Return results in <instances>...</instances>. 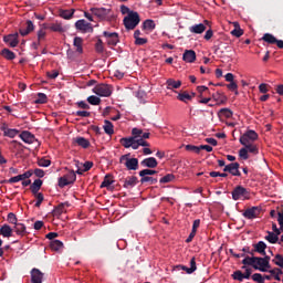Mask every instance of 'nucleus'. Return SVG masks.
Returning <instances> with one entry per match:
<instances>
[{
  "instance_id": "1",
  "label": "nucleus",
  "mask_w": 283,
  "mask_h": 283,
  "mask_svg": "<svg viewBox=\"0 0 283 283\" xmlns=\"http://www.w3.org/2000/svg\"><path fill=\"white\" fill-rule=\"evenodd\" d=\"M143 134V129H138V127H134L132 130V137H123L120 139V144L128 149L133 147V149H139L138 137Z\"/></svg>"
},
{
  "instance_id": "2",
  "label": "nucleus",
  "mask_w": 283,
  "mask_h": 283,
  "mask_svg": "<svg viewBox=\"0 0 283 283\" xmlns=\"http://www.w3.org/2000/svg\"><path fill=\"white\" fill-rule=\"evenodd\" d=\"M91 12L95 15L101 22H112L115 20L116 15L113 12L112 8H91Z\"/></svg>"
},
{
  "instance_id": "3",
  "label": "nucleus",
  "mask_w": 283,
  "mask_h": 283,
  "mask_svg": "<svg viewBox=\"0 0 283 283\" xmlns=\"http://www.w3.org/2000/svg\"><path fill=\"white\" fill-rule=\"evenodd\" d=\"M140 23V15L138 11H128V15L123 19V24L126 30H135V28Z\"/></svg>"
},
{
  "instance_id": "4",
  "label": "nucleus",
  "mask_w": 283,
  "mask_h": 283,
  "mask_svg": "<svg viewBox=\"0 0 283 283\" xmlns=\"http://www.w3.org/2000/svg\"><path fill=\"white\" fill-rule=\"evenodd\" d=\"M119 163H123L128 171H137L139 169V160L136 157H130V153L122 155Z\"/></svg>"
},
{
  "instance_id": "5",
  "label": "nucleus",
  "mask_w": 283,
  "mask_h": 283,
  "mask_svg": "<svg viewBox=\"0 0 283 283\" xmlns=\"http://www.w3.org/2000/svg\"><path fill=\"white\" fill-rule=\"evenodd\" d=\"M93 93H96L99 97H109L113 93V88L112 85H108L107 83H99L93 87Z\"/></svg>"
},
{
  "instance_id": "6",
  "label": "nucleus",
  "mask_w": 283,
  "mask_h": 283,
  "mask_svg": "<svg viewBox=\"0 0 283 283\" xmlns=\"http://www.w3.org/2000/svg\"><path fill=\"white\" fill-rule=\"evenodd\" d=\"M232 199L234 201H239L240 199H250V191L242 187V185H238L232 191Z\"/></svg>"
},
{
  "instance_id": "7",
  "label": "nucleus",
  "mask_w": 283,
  "mask_h": 283,
  "mask_svg": "<svg viewBox=\"0 0 283 283\" xmlns=\"http://www.w3.org/2000/svg\"><path fill=\"white\" fill-rule=\"evenodd\" d=\"M258 137H259L258 133L254 132L253 129H250L249 132L243 133V135H241L240 143L241 145H245V147H249L251 143L256 142Z\"/></svg>"
},
{
  "instance_id": "8",
  "label": "nucleus",
  "mask_w": 283,
  "mask_h": 283,
  "mask_svg": "<svg viewBox=\"0 0 283 283\" xmlns=\"http://www.w3.org/2000/svg\"><path fill=\"white\" fill-rule=\"evenodd\" d=\"M262 213V207H250L242 212L243 217L249 220L256 219Z\"/></svg>"
},
{
  "instance_id": "9",
  "label": "nucleus",
  "mask_w": 283,
  "mask_h": 283,
  "mask_svg": "<svg viewBox=\"0 0 283 283\" xmlns=\"http://www.w3.org/2000/svg\"><path fill=\"white\" fill-rule=\"evenodd\" d=\"M223 171H228V174H231L235 177H241L242 175V172L240 171V163L238 161H232L229 163V165H226Z\"/></svg>"
},
{
  "instance_id": "10",
  "label": "nucleus",
  "mask_w": 283,
  "mask_h": 283,
  "mask_svg": "<svg viewBox=\"0 0 283 283\" xmlns=\"http://www.w3.org/2000/svg\"><path fill=\"white\" fill-rule=\"evenodd\" d=\"M104 38H106V42L108 45H117L119 42V36L117 31H103Z\"/></svg>"
},
{
  "instance_id": "11",
  "label": "nucleus",
  "mask_w": 283,
  "mask_h": 283,
  "mask_svg": "<svg viewBox=\"0 0 283 283\" xmlns=\"http://www.w3.org/2000/svg\"><path fill=\"white\" fill-rule=\"evenodd\" d=\"M174 270L175 271H186V273H188V274L195 273V271H197V263H196L195 256H192V259L190 261V268L185 266L184 264H177Z\"/></svg>"
},
{
  "instance_id": "12",
  "label": "nucleus",
  "mask_w": 283,
  "mask_h": 283,
  "mask_svg": "<svg viewBox=\"0 0 283 283\" xmlns=\"http://www.w3.org/2000/svg\"><path fill=\"white\" fill-rule=\"evenodd\" d=\"M44 272H41L40 269L31 270V283H43Z\"/></svg>"
},
{
  "instance_id": "13",
  "label": "nucleus",
  "mask_w": 283,
  "mask_h": 283,
  "mask_svg": "<svg viewBox=\"0 0 283 283\" xmlns=\"http://www.w3.org/2000/svg\"><path fill=\"white\" fill-rule=\"evenodd\" d=\"M34 30H35V25L32 22V20H27L25 25H22L19 32L21 35L25 36V35H29V33L34 32Z\"/></svg>"
},
{
  "instance_id": "14",
  "label": "nucleus",
  "mask_w": 283,
  "mask_h": 283,
  "mask_svg": "<svg viewBox=\"0 0 283 283\" xmlns=\"http://www.w3.org/2000/svg\"><path fill=\"white\" fill-rule=\"evenodd\" d=\"M4 43H9L11 48H17L19 43V33H10L9 35H4Z\"/></svg>"
},
{
  "instance_id": "15",
  "label": "nucleus",
  "mask_w": 283,
  "mask_h": 283,
  "mask_svg": "<svg viewBox=\"0 0 283 283\" xmlns=\"http://www.w3.org/2000/svg\"><path fill=\"white\" fill-rule=\"evenodd\" d=\"M254 270L261 271V273H266L265 269V255L255 256Z\"/></svg>"
},
{
  "instance_id": "16",
  "label": "nucleus",
  "mask_w": 283,
  "mask_h": 283,
  "mask_svg": "<svg viewBox=\"0 0 283 283\" xmlns=\"http://www.w3.org/2000/svg\"><path fill=\"white\" fill-rule=\"evenodd\" d=\"M266 249H268V244L264 241H259L255 244H253L254 253L264 255V254H266Z\"/></svg>"
},
{
  "instance_id": "17",
  "label": "nucleus",
  "mask_w": 283,
  "mask_h": 283,
  "mask_svg": "<svg viewBox=\"0 0 283 283\" xmlns=\"http://www.w3.org/2000/svg\"><path fill=\"white\" fill-rule=\"evenodd\" d=\"M197 53L193 50H186L184 53V62L193 63L196 62Z\"/></svg>"
},
{
  "instance_id": "18",
  "label": "nucleus",
  "mask_w": 283,
  "mask_h": 283,
  "mask_svg": "<svg viewBox=\"0 0 283 283\" xmlns=\"http://www.w3.org/2000/svg\"><path fill=\"white\" fill-rule=\"evenodd\" d=\"M20 138L22 139V142L29 143V144L36 142L35 135H33V133H30V132L20 133Z\"/></svg>"
},
{
  "instance_id": "19",
  "label": "nucleus",
  "mask_w": 283,
  "mask_h": 283,
  "mask_svg": "<svg viewBox=\"0 0 283 283\" xmlns=\"http://www.w3.org/2000/svg\"><path fill=\"white\" fill-rule=\"evenodd\" d=\"M75 28L81 32H88L92 29L91 23L86 22V20H77Z\"/></svg>"
},
{
  "instance_id": "20",
  "label": "nucleus",
  "mask_w": 283,
  "mask_h": 283,
  "mask_svg": "<svg viewBox=\"0 0 283 283\" xmlns=\"http://www.w3.org/2000/svg\"><path fill=\"white\" fill-rule=\"evenodd\" d=\"M212 98L214 99V102H217L218 105H222L223 103L228 102L227 95H224L220 91H217V93H212Z\"/></svg>"
},
{
  "instance_id": "21",
  "label": "nucleus",
  "mask_w": 283,
  "mask_h": 283,
  "mask_svg": "<svg viewBox=\"0 0 283 283\" xmlns=\"http://www.w3.org/2000/svg\"><path fill=\"white\" fill-rule=\"evenodd\" d=\"M65 207H70V202H60L55 209H53V217H60L65 211Z\"/></svg>"
},
{
  "instance_id": "22",
  "label": "nucleus",
  "mask_w": 283,
  "mask_h": 283,
  "mask_svg": "<svg viewBox=\"0 0 283 283\" xmlns=\"http://www.w3.org/2000/svg\"><path fill=\"white\" fill-rule=\"evenodd\" d=\"M42 185H43L42 179H35V181L32 182L30 190H31V193H33L35 198H36L38 193L40 192Z\"/></svg>"
},
{
  "instance_id": "23",
  "label": "nucleus",
  "mask_w": 283,
  "mask_h": 283,
  "mask_svg": "<svg viewBox=\"0 0 283 283\" xmlns=\"http://www.w3.org/2000/svg\"><path fill=\"white\" fill-rule=\"evenodd\" d=\"M137 184H138V177L130 176V177H126V179H124V187L126 189H132Z\"/></svg>"
},
{
  "instance_id": "24",
  "label": "nucleus",
  "mask_w": 283,
  "mask_h": 283,
  "mask_svg": "<svg viewBox=\"0 0 283 283\" xmlns=\"http://www.w3.org/2000/svg\"><path fill=\"white\" fill-rule=\"evenodd\" d=\"M14 232L20 237H25V234H28V229L23 222L17 221V224L14 227Z\"/></svg>"
},
{
  "instance_id": "25",
  "label": "nucleus",
  "mask_w": 283,
  "mask_h": 283,
  "mask_svg": "<svg viewBox=\"0 0 283 283\" xmlns=\"http://www.w3.org/2000/svg\"><path fill=\"white\" fill-rule=\"evenodd\" d=\"M207 30V25L205 23H196L195 25H190L189 31L191 33H203Z\"/></svg>"
},
{
  "instance_id": "26",
  "label": "nucleus",
  "mask_w": 283,
  "mask_h": 283,
  "mask_svg": "<svg viewBox=\"0 0 283 283\" xmlns=\"http://www.w3.org/2000/svg\"><path fill=\"white\" fill-rule=\"evenodd\" d=\"M142 165L144 167H148V169L156 168L158 165V161H157L156 157H147L146 159H144V161H142Z\"/></svg>"
},
{
  "instance_id": "27",
  "label": "nucleus",
  "mask_w": 283,
  "mask_h": 283,
  "mask_svg": "<svg viewBox=\"0 0 283 283\" xmlns=\"http://www.w3.org/2000/svg\"><path fill=\"white\" fill-rule=\"evenodd\" d=\"M13 233V229L12 227H10V224H2V227H0V234L4 238H10L12 237Z\"/></svg>"
},
{
  "instance_id": "28",
  "label": "nucleus",
  "mask_w": 283,
  "mask_h": 283,
  "mask_svg": "<svg viewBox=\"0 0 283 283\" xmlns=\"http://www.w3.org/2000/svg\"><path fill=\"white\" fill-rule=\"evenodd\" d=\"M114 182V177L111 172H107V175H105L103 181L101 182V189L103 188H109L111 185H113Z\"/></svg>"
},
{
  "instance_id": "29",
  "label": "nucleus",
  "mask_w": 283,
  "mask_h": 283,
  "mask_svg": "<svg viewBox=\"0 0 283 283\" xmlns=\"http://www.w3.org/2000/svg\"><path fill=\"white\" fill-rule=\"evenodd\" d=\"M177 99H179V102L189 103L191 102L190 93L188 91H181L178 93Z\"/></svg>"
},
{
  "instance_id": "30",
  "label": "nucleus",
  "mask_w": 283,
  "mask_h": 283,
  "mask_svg": "<svg viewBox=\"0 0 283 283\" xmlns=\"http://www.w3.org/2000/svg\"><path fill=\"white\" fill-rule=\"evenodd\" d=\"M182 82L180 81H176L172 78L167 80V90H179V87H181Z\"/></svg>"
},
{
  "instance_id": "31",
  "label": "nucleus",
  "mask_w": 283,
  "mask_h": 283,
  "mask_svg": "<svg viewBox=\"0 0 283 283\" xmlns=\"http://www.w3.org/2000/svg\"><path fill=\"white\" fill-rule=\"evenodd\" d=\"M1 130L3 132L4 136L11 138H14L19 134L18 129H9L8 127H6V125H2Z\"/></svg>"
},
{
  "instance_id": "32",
  "label": "nucleus",
  "mask_w": 283,
  "mask_h": 283,
  "mask_svg": "<svg viewBox=\"0 0 283 283\" xmlns=\"http://www.w3.org/2000/svg\"><path fill=\"white\" fill-rule=\"evenodd\" d=\"M74 142L77 143V145H80L81 147H83V149H87L91 145L88 139H86L85 137H76Z\"/></svg>"
},
{
  "instance_id": "33",
  "label": "nucleus",
  "mask_w": 283,
  "mask_h": 283,
  "mask_svg": "<svg viewBox=\"0 0 283 283\" xmlns=\"http://www.w3.org/2000/svg\"><path fill=\"white\" fill-rule=\"evenodd\" d=\"M1 55L6 59V60H15V53L14 51L8 50V48H4L1 51Z\"/></svg>"
},
{
  "instance_id": "34",
  "label": "nucleus",
  "mask_w": 283,
  "mask_h": 283,
  "mask_svg": "<svg viewBox=\"0 0 283 283\" xmlns=\"http://www.w3.org/2000/svg\"><path fill=\"white\" fill-rule=\"evenodd\" d=\"M103 127H104L105 134H107V135H113L114 134V125L108 119H105Z\"/></svg>"
},
{
  "instance_id": "35",
  "label": "nucleus",
  "mask_w": 283,
  "mask_h": 283,
  "mask_svg": "<svg viewBox=\"0 0 283 283\" xmlns=\"http://www.w3.org/2000/svg\"><path fill=\"white\" fill-rule=\"evenodd\" d=\"M75 13L74 9L71 10H60L61 18H64V20H71Z\"/></svg>"
},
{
  "instance_id": "36",
  "label": "nucleus",
  "mask_w": 283,
  "mask_h": 283,
  "mask_svg": "<svg viewBox=\"0 0 283 283\" xmlns=\"http://www.w3.org/2000/svg\"><path fill=\"white\" fill-rule=\"evenodd\" d=\"M263 42L274 44L277 42V38L273 33H264L262 38Z\"/></svg>"
},
{
  "instance_id": "37",
  "label": "nucleus",
  "mask_w": 283,
  "mask_h": 283,
  "mask_svg": "<svg viewBox=\"0 0 283 283\" xmlns=\"http://www.w3.org/2000/svg\"><path fill=\"white\" fill-rule=\"evenodd\" d=\"M156 28V23L154 20H145V22L143 23V30H149L150 32H153Z\"/></svg>"
},
{
  "instance_id": "38",
  "label": "nucleus",
  "mask_w": 283,
  "mask_h": 283,
  "mask_svg": "<svg viewBox=\"0 0 283 283\" xmlns=\"http://www.w3.org/2000/svg\"><path fill=\"white\" fill-rule=\"evenodd\" d=\"M156 174L157 171L155 170V168L143 169L142 171H139V177H142V179H145V177H150V175Z\"/></svg>"
},
{
  "instance_id": "39",
  "label": "nucleus",
  "mask_w": 283,
  "mask_h": 283,
  "mask_svg": "<svg viewBox=\"0 0 283 283\" xmlns=\"http://www.w3.org/2000/svg\"><path fill=\"white\" fill-rule=\"evenodd\" d=\"M74 46L76 48V52L83 53V38H74Z\"/></svg>"
},
{
  "instance_id": "40",
  "label": "nucleus",
  "mask_w": 283,
  "mask_h": 283,
  "mask_svg": "<svg viewBox=\"0 0 283 283\" xmlns=\"http://www.w3.org/2000/svg\"><path fill=\"white\" fill-rule=\"evenodd\" d=\"M239 156L244 161L249 159L250 155H249V148L247 147V145H243V147L240 149Z\"/></svg>"
},
{
  "instance_id": "41",
  "label": "nucleus",
  "mask_w": 283,
  "mask_h": 283,
  "mask_svg": "<svg viewBox=\"0 0 283 283\" xmlns=\"http://www.w3.org/2000/svg\"><path fill=\"white\" fill-rule=\"evenodd\" d=\"M48 33L44 31L43 23H41L40 29L38 30V43H41L45 40Z\"/></svg>"
},
{
  "instance_id": "42",
  "label": "nucleus",
  "mask_w": 283,
  "mask_h": 283,
  "mask_svg": "<svg viewBox=\"0 0 283 283\" xmlns=\"http://www.w3.org/2000/svg\"><path fill=\"white\" fill-rule=\"evenodd\" d=\"M265 240L271 242L272 244H275L279 241V237H276L275 232L268 231Z\"/></svg>"
},
{
  "instance_id": "43",
  "label": "nucleus",
  "mask_w": 283,
  "mask_h": 283,
  "mask_svg": "<svg viewBox=\"0 0 283 283\" xmlns=\"http://www.w3.org/2000/svg\"><path fill=\"white\" fill-rule=\"evenodd\" d=\"M51 249L53 251H61V249H63V242L59 241L56 238L54 239V241L51 242Z\"/></svg>"
},
{
  "instance_id": "44",
  "label": "nucleus",
  "mask_w": 283,
  "mask_h": 283,
  "mask_svg": "<svg viewBox=\"0 0 283 283\" xmlns=\"http://www.w3.org/2000/svg\"><path fill=\"white\" fill-rule=\"evenodd\" d=\"M77 179V175L75 171H69L66 172V182L67 185H72V182H75Z\"/></svg>"
},
{
  "instance_id": "45",
  "label": "nucleus",
  "mask_w": 283,
  "mask_h": 283,
  "mask_svg": "<svg viewBox=\"0 0 283 283\" xmlns=\"http://www.w3.org/2000/svg\"><path fill=\"white\" fill-rule=\"evenodd\" d=\"M50 30H51L52 32H65V30H64L62 23H59V22H56V23H51Z\"/></svg>"
},
{
  "instance_id": "46",
  "label": "nucleus",
  "mask_w": 283,
  "mask_h": 283,
  "mask_svg": "<svg viewBox=\"0 0 283 283\" xmlns=\"http://www.w3.org/2000/svg\"><path fill=\"white\" fill-rule=\"evenodd\" d=\"M174 179H176V175H174L172 172H168L167 175L161 177V179H159V182H171L174 181Z\"/></svg>"
},
{
  "instance_id": "47",
  "label": "nucleus",
  "mask_w": 283,
  "mask_h": 283,
  "mask_svg": "<svg viewBox=\"0 0 283 283\" xmlns=\"http://www.w3.org/2000/svg\"><path fill=\"white\" fill-rule=\"evenodd\" d=\"M242 264L247 265H251L253 266V269H255V256H245L242 261Z\"/></svg>"
},
{
  "instance_id": "48",
  "label": "nucleus",
  "mask_w": 283,
  "mask_h": 283,
  "mask_svg": "<svg viewBox=\"0 0 283 283\" xmlns=\"http://www.w3.org/2000/svg\"><path fill=\"white\" fill-rule=\"evenodd\" d=\"M87 102L91 103V105H99L102 99H101V97H97V94H96V95H90L87 97Z\"/></svg>"
},
{
  "instance_id": "49",
  "label": "nucleus",
  "mask_w": 283,
  "mask_h": 283,
  "mask_svg": "<svg viewBox=\"0 0 283 283\" xmlns=\"http://www.w3.org/2000/svg\"><path fill=\"white\" fill-rule=\"evenodd\" d=\"M272 262H274L276 266H280L281 269H283V254H275Z\"/></svg>"
},
{
  "instance_id": "50",
  "label": "nucleus",
  "mask_w": 283,
  "mask_h": 283,
  "mask_svg": "<svg viewBox=\"0 0 283 283\" xmlns=\"http://www.w3.org/2000/svg\"><path fill=\"white\" fill-rule=\"evenodd\" d=\"M219 115H223V117L230 118L233 115V111L229 109L228 107H223L219 111Z\"/></svg>"
},
{
  "instance_id": "51",
  "label": "nucleus",
  "mask_w": 283,
  "mask_h": 283,
  "mask_svg": "<svg viewBox=\"0 0 283 283\" xmlns=\"http://www.w3.org/2000/svg\"><path fill=\"white\" fill-rule=\"evenodd\" d=\"M227 87L231 92H235V95L239 94V91H238L239 85H238V83L234 82V80H232V82L228 83Z\"/></svg>"
},
{
  "instance_id": "52",
  "label": "nucleus",
  "mask_w": 283,
  "mask_h": 283,
  "mask_svg": "<svg viewBox=\"0 0 283 283\" xmlns=\"http://www.w3.org/2000/svg\"><path fill=\"white\" fill-rule=\"evenodd\" d=\"M104 50H105V48H104L103 40L98 39L97 42L95 43V51L97 53H103Z\"/></svg>"
},
{
  "instance_id": "53",
  "label": "nucleus",
  "mask_w": 283,
  "mask_h": 283,
  "mask_svg": "<svg viewBox=\"0 0 283 283\" xmlns=\"http://www.w3.org/2000/svg\"><path fill=\"white\" fill-rule=\"evenodd\" d=\"M48 95L45 93H38V98L35 99V103H48Z\"/></svg>"
},
{
  "instance_id": "54",
  "label": "nucleus",
  "mask_w": 283,
  "mask_h": 283,
  "mask_svg": "<svg viewBox=\"0 0 283 283\" xmlns=\"http://www.w3.org/2000/svg\"><path fill=\"white\" fill-rule=\"evenodd\" d=\"M232 279H234V281H240L242 282L244 279V273L242 271H235L232 274Z\"/></svg>"
},
{
  "instance_id": "55",
  "label": "nucleus",
  "mask_w": 283,
  "mask_h": 283,
  "mask_svg": "<svg viewBox=\"0 0 283 283\" xmlns=\"http://www.w3.org/2000/svg\"><path fill=\"white\" fill-rule=\"evenodd\" d=\"M36 202H35V207L40 208L42 202L44 201V195L43 192H38L35 196Z\"/></svg>"
},
{
  "instance_id": "56",
  "label": "nucleus",
  "mask_w": 283,
  "mask_h": 283,
  "mask_svg": "<svg viewBox=\"0 0 283 283\" xmlns=\"http://www.w3.org/2000/svg\"><path fill=\"white\" fill-rule=\"evenodd\" d=\"M244 31L242 28H240V23L238 24L237 29L231 31V34L234 35L235 38H241L243 35Z\"/></svg>"
},
{
  "instance_id": "57",
  "label": "nucleus",
  "mask_w": 283,
  "mask_h": 283,
  "mask_svg": "<svg viewBox=\"0 0 283 283\" xmlns=\"http://www.w3.org/2000/svg\"><path fill=\"white\" fill-rule=\"evenodd\" d=\"M8 222H11V224H14V227H17V214H14V212H9L8 213V218H7Z\"/></svg>"
},
{
  "instance_id": "58",
  "label": "nucleus",
  "mask_w": 283,
  "mask_h": 283,
  "mask_svg": "<svg viewBox=\"0 0 283 283\" xmlns=\"http://www.w3.org/2000/svg\"><path fill=\"white\" fill-rule=\"evenodd\" d=\"M67 186V174L66 175H63V177H60L59 178V187L61 189H63L64 187Z\"/></svg>"
},
{
  "instance_id": "59",
  "label": "nucleus",
  "mask_w": 283,
  "mask_h": 283,
  "mask_svg": "<svg viewBox=\"0 0 283 283\" xmlns=\"http://www.w3.org/2000/svg\"><path fill=\"white\" fill-rule=\"evenodd\" d=\"M249 151H250V154H254V155L259 154V149H258L256 145H254V142H251L250 145H248V153Z\"/></svg>"
},
{
  "instance_id": "60",
  "label": "nucleus",
  "mask_w": 283,
  "mask_h": 283,
  "mask_svg": "<svg viewBox=\"0 0 283 283\" xmlns=\"http://www.w3.org/2000/svg\"><path fill=\"white\" fill-rule=\"evenodd\" d=\"M46 75L50 80H56V77H59L60 75V71L59 70L48 71Z\"/></svg>"
},
{
  "instance_id": "61",
  "label": "nucleus",
  "mask_w": 283,
  "mask_h": 283,
  "mask_svg": "<svg viewBox=\"0 0 283 283\" xmlns=\"http://www.w3.org/2000/svg\"><path fill=\"white\" fill-rule=\"evenodd\" d=\"M140 182H149L150 185H156V182H158V179L155 177H144V179H140Z\"/></svg>"
},
{
  "instance_id": "62",
  "label": "nucleus",
  "mask_w": 283,
  "mask_h": 283,
  "mask_svg": "<svg viewBox=\"0 0 283 283\" xmlns=\"http://www.w3.org/2000/svg\"><path fill=\"white\" fill-rule=\"evenodd\" d=\"M252 280L259 283L264 282V276H262L260 272H254V274H252Z\"/></svg>"
},
{
  "instance_id": "63",
  "label": "nucleus",
  "mask_w": 283,
  "mask_h": 283,
  "mask_svg": "<svg viewBox=\"0 0 283 283\" xmlns=\"http://www.w3.org/2000/svg\"><path fill=\"white\" fill-rule=\"evenodd\" d=\"M38 165L40 167H50L51 160L50 159H44V158L38 159Z\"/></svg>"
},
{
  "instance_id": "64",
  "label": "nucleus",
  "mask_w": 283,
  "mask_h": 283,
  "mask_svg": "<svg viewBox=\"0 0 283 283\" xmlns=\"http://www.w3.org/2000/svg\"><path fill=\"white\" fill-rule=\"evenodd\" d=\"M33 175V171L30 170V171H25V172H22V175H20V181H25V179H29L30 177H32Z\"/></svg>"
}]
</instances>
